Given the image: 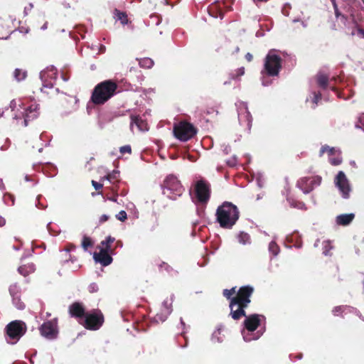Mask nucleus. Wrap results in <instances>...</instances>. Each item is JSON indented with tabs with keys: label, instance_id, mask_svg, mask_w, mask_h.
Wrapping results in <instances>:
<instances>
[{
	"label": "nucleus",
	"instance_id": "1",
	"mask_svg": "<svg viewBox=\"0 0 364 364\" xmlns=\"http://www.w3.org/2000/svg\"><path fill=\"white\" fill-rule=\"evenodd\" d=\"M254 288L250 285L242 286L237 291L236 287L230 289H225L223 291V296L230 301V316L236 321L245 316L244 326L250 332L255 331L260 325V318H264V316L257 314H251L249 316H246L245 309L250 304Z\"/></svg>",
	"mask_w": 364,
	"mask_h": 364
},
{
	"label": "nucleus",
	"instance_id": "2",
	"mask_svg": "<svg viewBox=\"0 0 364 364\" xmlns=\"http://www.w3.org/2000/svg\"><path fill=\"white\" fill-rule=\"evenodd\" d=\"M119 92V85L114 80H105L94 87L90 100L95 105H102Z\"/></svg>",
	"mask_w": 364,
	"mask_h": 364
},
{
	"label": "nucleus",
	"instance_id": "3",
	"mask_svg": "<svg viewBox=\"0 0 364 364\" xmlns=\"http://www.w3.org/2000/svg\"><path fill=\"white\" fill-rule=\"evenodd\" d=\"M215 215L221 228L230 229L239 219L240 212L235 205L225 201L218 207Z\"/></svg>",
	"mask_w": 364,
	"mask_h": 364
},
{
	"label": "nucleus",
	"instance_id": "4",
	"mask_svg": "<svg viewBox=\"0 0 364 364\" xmlns=\"http://www.w3.org/2000/svg\"><path fill=\"white\" fill-rule=\"evenodd\" d=\"M164 195L172 200L183 194L184 188L178 178L170 174L166 177L162 184Z\"/></svg>",
	"mask_w": 364,
	"mask_h": 364
},
{
	"label": "nucleus",
	"instance_id": "5",
	"mask_svg": "<svg viewBox=\"0 0 364 364\" xmlns=\"http://www.w3.org/2000/svg\"><path fill=\"white\" fill-rule=\"evenodd\" d=\"M282 58L274 51H269L265 57L264 68L269 76H277L282 68Z\"/></svg>",
	"mask_w": 364,
	"mask_h": 364
},
{
	"label": "nucleus",
	"instance_id": "6",
	"mask_svg": "<svg viewBox=\"0 0 364 364\" xmlns=\"http://www.w3.org/2000/svg\"><path fill=\"white\" fill-rule=\"evenodd\" d=\"M104 321V316L102 311L99 309H95L86 314L82 325L88 330L96 331L102 326Z\"/></svg>",
	"mask_w": 364,
	"mask_h": 364
},
{
	"label": "nucleus",
	"instance_id": "7",
	"mask_svg": "<svg viewBox=\"0 0 364 364\" xmlns=\"http://www.w3.org/2000/svg\"><path fill=\"white\" fill-rule=\"evenodd\" d=\"M196 132L194 126L187 122H181L173 127L174 136L183 141H186L193 138Z\"/></svg>",
	"mask_w": 364,
	"mask_h": 364
},
{
	"label": "nucleus",
	"instance_id": "8",
	"mask_svg": "<svg viewBox=\"0 0 364 364\" xmlns=\"http://www.w3.org/2000/svg\"><path fill=\"white\" fill-rule=\"evenodd\" d=\"M194 191L198 201L206 204L210 198V184L205 180H199L195 184Z\"/></svg>",
	"mask_w": 364,
	"mask_h": 364
},
{
	"label": "nucleus",
	"instance_id": "9",
	"mask_svg": "<svg viewBox=\"0 0 364 364\" xmlns=\"http://www.w3.org/2000/svg\"><path fill=\"white\" fill-rule=\"evenodd\" d=\"M57 69L53 67H48L46 70L41 72L40 77L43 82L41 91L46 92V89H51L57 80Z\"/></svg>",
	"mask_w": 364,
	"mask_h": 364
},
{
	"label": "nucleus",
	"instance_id": "10",
	"mask_svg": "<svg viewBox=\"0 0 364 364\" xmlns=\"http://www.w3.org/2000/svg\"><path fill=\"white\" fill-rule=\"evenodd\" d=\"M321 181L322 178L320 176L303 177L297 181V186L304 193L307 194L311 192L315 187L318 186Z\"/></svg>",
	"mask_w": 364,
	"mask_h": 364
},
{
	"label": "nucleus",
	"instance_id": "11",
	"mask_svg": "<svg viewBox=\"0 0 364 364\" xmlns=\"http://www.w3.org/2000/svg\"><path fill=\"white\" fill-rule=\"evenodd\" d=\"M40 332L43 336L48 339L56 338L58 334V319L53 318L44 322L40 327Z\"/></svg>",
	"mask_w": 364,
	"mask_h": 364
},
{
	"label": "nucleus",
	"instance_id": "12",
	"mask_svg": "<svg viewBox=\"0 0 364 364\" xmlns=\"http://www.w3.org/2000/svg\"><path fill=\"white\" fill-rule=\"evenodd\" d=\"M334 183L339 189L343 198H348L351 191L349 181L343 171H340L336 175Z\"/></svg>",
	"mask_w": 364,
	"mask_h": 364
},
{
	"label": "nucleus",
	"instance_id": "13",
	"mask_svg": "<svg viewBox=\"0 0 364 364\" xmlns=\"http://www.w3.org/2000/svg\"><path fill=\"white\" fill-rule=\"evenodd\" d=\"M6 331L11 339L18 340L21 338L22 326L19 321H14L7 325Z\"/></svg>",
	"mask_w": 364,
	"mask_h": 364
},
{
	"label": "nucleus",
	"instance_id": "14",
	"mask_svg": "<svg viewBox=\"0 0 364 364\" xmlns=\"http://www.w3.org/2000/svg\"><path fill=\"white\" fill-rule=\"evenodd\" d=\"M38 105L36 102L27 107H24V126H27L28 121H32L38 117Z\"/></svg>",
	"mask_w": 364,
	"mask_h": 364
},
{
	"label": "nucleus",
	"instance_id": "15",
	"mask_svg": "<svg viewBox=\"0 0 364 364\" xmlns=\"http://www.w3.org/2000/svg\"><path fill=\"white\" fill-rule=\"evenodd\" d=\"M68 311L72 317L77 318H85L87 314L82 304L77 301L70 305Z\"/></svg>",
	"mask_w": 364,
	"mask_h": 364
},
{
	"label": "nucleus",
	"instance_id": "16",
	"mask_svg": "<svg viewBox=\"0 0 364 364\" xmlns=\"http://www.w3.org/2000/svg\"><path fill=\"white\" fill-rule=\"evenodd\" d=\"M93 258L95 262H99L102 266H108L112 262V255L106 252L105 250H100L99 252H95Z\"/></svg>",
	"mask_w": 364,
	"mask_h": 364
},
{
	"label": "nucleus",
	"instance_id": "17",
	"mask_svg": "<svg viewBox=\"0 0 364 364\" xmlns=\"http://www.w3.org/2000/svg\"><path fill=\"white\" fill-rule=\"evenodd\" d=\"M114 241L115 238L109 235L107 237L105 240L100 242L97 248L99 250H105L106 252H108L112 255H114L115 247H114L113 245Z\"/></svg>",
	"mask_w": 364,
	"mask_h": 364
},
{
	"label": "nucleus",
	"instance_id": "18",
	"mask_svg": "<svg viewBox=\"0 0 364 364\" xmlns=\"http://www.w3.org/2000/svg\"><path fill=\"white\" fill-rule=\"evenodd\" d=\"M172 311L171 308V299H165L164 302L162 303V309H161V314H157L156 316L159 318V319L161 321H164L168 315H169Z\"/></svg>",
	"mask_w": 364,
	"mask_h": 364
},
{
	"label": "nucleus",
	"instance_id": "19",
	"mask_svg": "<svg viewBox=\"0 0 364 364\" xmlns=\"http://www.w3.org/2000/svg\"><path fill=\"white\" fill-rule=\"evenodd\" d=\"M130 128L132 129L134 124H136L139 130L141 132L147 131L149 129L148 124L145 120L141 119L139 116L132 115L131 117Z\"/></svg>",
	"mask_w": 364,
	"mask_h": 364
},
{
	"label": "nucleus",
	"instance_id": "20",
	"mask_svg": "<svg viewBox=\"0 0 364 364\" xmlns=\"http://www.w3.org/2000/svg\"><path fill=\"white\" fill-rule=\"evenodd\" d=\"M224 6V3L220 4H214L209 6L208 13L209 14L215 18H223L224 16V11L223 10V6Z\"/></svg>",
	"mask_w": 364,
	"mask_h": 364
},
{
	"label": "nucleus",
	"instance_id": "21",
	"mask_svg": "<svg viewBox=\"0 0 364 364\" xmlns=\"http://www.w3.org/2000/svg\"><path fill=\"white\" fill-rule=\"evenodd\" d=\"M355 214H341L336 217V223L339 225L346 226L349 225L354 219Z\"/></svg>",
	"mask_w": 364,
	"mask_h": 364
},
{
	"label": "nucleus",
	"instance_id": "22",
	"mask_svg": "<svg viewBox=\"0 0 364 364\" xmlns=\"http://www.w3.org/2000/svg\"><path fill=\"white\" fill-rule=\"evenodd\" d=\"M316 81L320 87L326 89L328 85V76L325 74H318L316 77Z\"/></svg>",
	"mask_w": 364,
	"mask_h": 364
},
{
	"label": "nucleus",
	"instance_id": "23",
	"mask_svg": "<svg viewBox=\"0 0 364 364\" xmlns=\"http://www.w3.org/2000/svg\"><path fill=\"white\" fill-rule=\"evenodd\" d=\"M114 15L117 20L121 21L122 24L124 25L128 23L129 20L127 15L125 12L121 11L115 9L114 11Z\"/></svg>",
	"mask_w": 364,
	"mask_h": 364
},
{
	"label": "nucleus",
	"instance_id": "24",
	"mask_svg": "<svg viewBox=\"0 0 364 364\" xmlns=\"http://www.w3.org/2000/svg\"><path fill=\"white\" fill-rule=\"evenodd\" d=\"M140 67L144 68H151L154 65V61L149 58H144L139 60Z\"/></svg>",
	"mask_w": 364,
	"mask_h": 364
},
{
	"label": "nucleus",
	"instance_id": "25",
	"mask_svg": "<svg viewBox=\"0 0 364 364\" xmlns=\"http://www.w3.org/2000/svg\"><path fill=\"white\" fill-rule=\"evenodd\" d=\"M93 245L94 242L90 237L86 235L83 236L81 246L84 250L87 251L88 248L92 247Z\"/></svg>",
	"mask_w": 364,
	"mask_h": 364
},
{
	"label": "nucleus",
	"instance_id": "26",
	"mask_svg": "<svg viewBox=\"0 0 364 364\" xmlns=\"http://www.w3.org/2000/svg\"><path fill=\"white\" fill-rule=\"evenodd\" d=\"M245 74V68L241 67L240 68H237L234 72L231 73L230 74V78L231 80H240V77L242 76Z\"/></svg>",
	"mask_w": 364,
	"mask_h": 364
},
{
	"label": "nucleus",
	"instance_id": "27",
	"mask_svg": "<svg viewBox=\"0 0 364 364\" xmlns=\"http://www.w3.org/2000/svg\"><path fill=\"white\" fill-rule=\"evenodd\" d=\"M325 153H328L330 156L333 155L335 153V149L333 147H330L328 145H323L319 151V156H322Z\"/></svg>",
	"mask_w": 364,
	"mask_h": 364
},
{
	"label": "nucleus",
	"instance_id": "28",
	"mask_svg": "<svg viewBox=\"0 0 364 364\" xmlns=\"http://www.w3.org/2000/svg\"><path fill=\"white\" fill-rule=\"evenodd\" d=\"M269 250L274 256H277L279 252V247L275 242L272 241L269 244Z\"/></svg>",
	"mask_w": 364,
	"mask_h": 364
},
{
	"label": "nucleus",
	"instance_id": "29",
	"mask_svg": "<svg viewBox=\"0 0 364 364\" xmlns=\"http://www.w3.org/2000/svg\"><path fill=\"white\" fill-rule=\"evenodd\" d=\"M291 206L301 210H306V204L302 201L293 200L291 202Z\"/></svg>",
	"mask_w": 364,
	"mask_h": 364
},
{
	"label": "nucleus",
	"instance_id": "30",
	"mask_svg": "<svg viewBox=\"0 0 364 364\" xmlns=\"http://www.w3.org/2000/svg\"><path fill=\"white\" fill-rule=\"evenodd\" d=\"M35 270L36 267L32 263L24 265V277H26L28 273L34 272Z\"/></svg>",
	"mask_w": 364,
	"mask_h": 364
},
{
	"label": "nucleus",
	"instance_id": "31",
	"mask_svg": "<svg viewBox=\"0 0 364 364\" xmlns=\"http://www.w3.org/2000/svg\"><path fill=\"white\" fill-rule=\"evenodd\" d=\"M355 127L361 129L364 131V113H362L359 117L357 123L355 124Z\"/></svg>",
	"mask_w": 364,
	"mask_h": 364
},
{
	"label": "nucleus",
	"instance_id": "32",
	"mask_svg": "<svg viewBox=\"0 0 364 364\" xmlns=\"http://www.w3.org/2000/svg\"><path fill=\"white\" fill-rule=\"evenodd\" d=\"M329 161L331 165L338 166L342 163V158L340 156L333 158H330Z\"/></svg>",
	"mask_w": 364,
	"mask_h": 364
},
{
	"label": "nucleus",
	"instance_id": "33",
	"mask_svg": "<svg viewBox=\"0 0 364 364\" xmlns=\"http://www.w3.org/2000/svg\"><path fill=\"white\" fill-rule=\"evenodd\" d=\"M250 240V236L247 233L241 232L239 235V241L242 244H246Z\"/></svg>",
	"mask_w": 364,
	"mask_h": 364
},
{
	"label": "nucleus",
	"instance_id": "34",
	"mask_svg": "<svg viewBox=\"0 0 364 364\" xmlns=\"http://www.w3.org/2000/svg\"><path fill=\"white\" fill-rule=\"evenodd\" d=\"M119 174V171H113L112 173L107 174L103 178H106L108 181H112L113 180H117V178Z\"/></svg>",
	"mask_w": 364,
	"mask_h": 364
},
{
	"label": "nucleus",
	"instance_id": "35",
	"mask_svg": "<svg viewBox=\"0 0 364 364\" xmlns=\"http://www.w3.org/2000/svg\"><path fill=\"white\" fill-rule=\"evenodd\" d=\"M117 220L124 222L127 218V213L124 210H121L117 215H116Z\"/></svg>",
	"mask_w": 364,
	"mask_h": 364
},
{
	"label": "nucleus",
	"instance_id": "36",
	"mask_svg": "<svg viewBox=\"0 0 364 364\" xmlns=\"http://www.w3.org/2000/svg\"><path fill=\"white\" fill-rule=\"evenodd\" d=\"M119 151L122 154H124L125 153H127L129 154H132V148L130 145H125L122 147H120Z\"/></svg>",
	"mask_w": 364,
	"mask_h": 364
},
{
	"label": "nucleus",
	"instance_id": "37",
	"mask_svg": "<svg viewBox=\"0 0 364 364\" xmlns=\"http://www.w3.org/2000/svg\"><path fill=\"white\" fill-rule=\"evenodd\" d=\"M92 186L95 188V189L96 191H100L102 188L103 187V184L102 183H98L94 180L92 181Z\"/></svg>",
	"mask_w": 364,
	"mask_h": 364
},
{
	"label": "nucleus",
	"instance_id": "38",
	"mask_svg": "<svg viewBox=\"0 0 364 364\" xmlns=\"http://www.w3.org/2000/svg\"><path fill=\"white\" fill-rule=\"evenodd\" d=\"M321 100V94L320 92H314V97L313 102L316 105L318 104V101Z\"/></svg>",
	"mask_w": 364,
	"mask_h": 364
},
{
	"label": "nucleus",
	"instance_id": "39",
	"mask_svg": "<svg viewBox=\"0 0 364 364\" xmlns=\"http://www.w3.org/2000/svg\"><path fill=\"white\" fill-rule=\"evenodd\" d=\"M21 69H16L14 73V77H15V79L17 80V81H20L21 79L19 77V76L21 75Z\"/></svg>",
	"mask_w": 364,
	"mask_h": 364
},
{
	"label": "nucleus",
	"instance_id": "40",
	"mask_svg": "<svg viewBox=\"0 0 364 364\" xmlns=\"http://www.w3.org/2000/svg\"><path fill=\"white\" fill-rule=\"evenodd\" d=\"M109 218V216L107 215H102L100 216V219H99V223L100 224H102L104 223H105L106 221H107Z\"/></svg>",
	"mask_w": 364,
	"mask_h": 364
},
{
	"label": "nucleus",
	"instance_id": "41",
	"mask_svg": "<svg viewBox=\"0 0 364 364\" xmlns=\"http://www.w3.org/2000/svg\"><path fill=\"white\" fill-rule=\"evenodd\" d=\"M98 290V287L95 283H92L89 286L90 292H96Z\"/></svg>",
	"mask_w": 364,
	"mask_h": 364
},
{
	"label": "nucleus",
	"instance_id": "42",
	"mask_svg": "<svg viewBox=\"0 0 364 364\" xmlns=\"http://www.w3.org/2000/svg\"><path fill=\"white\" fill-rule=\"evenodd\" d=\"M342 307L341 306H336L333 309V313L335 316H338V314H341L342 312Z\"/></svg>",
	"mask_w": 364,
	"mask_h": 364
},
{
	"label": "nucleus",
	"instance_id": "43",
	"mask_svg": "<svg viewBox=\"0 0 364 364\" xmlns=\"http://www.w3.org/2000/svg\"><path fill=\"white\" fill-rule=\"evenodd\" d=\"M245 58L247 62H251L253 60V55L250 53H247Z\"/></svg>",
	"mask_w": 364,
	"mask_h": 364
},
{
	"label": "nucleus",
	"instance_id": "44",
	"mask_svg": "<svg viewBox=\"0 0 364 364\" xmlns=\"http://www.w3.org/2000/svg\"><path fill=\"white\" fill-rule=\"evenodd\" d=\"M61 77H62V79H63L64 81H65V82H66V81H68V80H69L70 76H69V75H68L67 73H63H63H61Z\"/></svg>",
	"mask_w": 364,
	"mask_h": 364
},
{
	"label": "nucleus",
	"instance_id": "45",
	"mask_svg": "<svg viewBox=\"0 0 364 364\" xmlns=\"http://www.w3.org/2000/svg\"><path fill=\"white\" fill-rule=\"evenodd\" d=\"M334 13H335V16L336 18H338L340 16H342L344 18V16L341 14V13L340 12L338 9H337V10H334Z\"/></svg>",
	"mask_w": 364,
	"mask_h": 364
},
{
	"label": "nucleus",
	"instance_id": "46",
	"mask_svg": "<svg viewBox=\"0 0 364 364\" xmlns=\"http://www.w3.org/2000/svg\"><path fill=\"white\" fill-rule=\"evenodd\" d=\"M75 248V246L74 245H69L66 247L65 250L68 252H70Z\"/></svg>",
	"mask_w": 364,
	"mask_h": 364
},
{
	"label": "nucleus",
	"instance_id": "47",
	"mask_svg": "<svg viewBox=\"0 0 364 364\" xmlns=\"http://www.w3.org/2000/svg\"><path fill=\"white\" fill-rule=\"evenodd\" d=\"M108 199H109V200H112V201H114V202H117V195L114 196H112V197H109V198H108Z\"/></svg>",
	"mask_w": 364,
	"mask_h": 364
},
{
	"label": "nucleus",
	"instance_id": "48",
	"mask_svg": "<svg viewBox=\"0 0 364 364\" xmlns=\"http://www.w3.org/2000/svg\"><path fill=\"white\" fill-rule=\"evenodd\" d=\"M162 265H165V269L166 270H168V269L170 268V266L168 264H167L165 262H162L161 264H160V267H162Z\"/></svg>",
	"mask_w": 364,
	"mask_h": 364
},
{
	"label": "nucleus",
	"instance_id": "49",
	"mask_svg": "<svg viewBox=\"0 0 364 364\" xmlns=\"http://www.w3.org/2000/svg\"><path fill=\"white\" fill-rule=\"evenodd\" d=\"M253 1L255 3H257V2H267L269 0H253Z\"/></svg>",
	"mask_w": 364,
	"mask_h": 364
},
{
	"label": "nucleus",
	"instance_id": "50",
	"mask_svg": "<svg viewBox=\"0 0 364 364\" xmlns=\"http://www.w3.org/2000/svg\"><path fill=\"white\" fill-rule=\"evenodd\" d=\"M332 5H333V9H334V10H337V9H338V5H337L336 2L333 3V4H332Z\"/></svg>",
	"mask_w": 364,
	"mask_h": 364
},
{
	"label": "nucleus",
	"instance_id": "51",
	"mask_svg": "<svg viewBox=\"0 0 364 364\" xmlns=\"http://www.w3.org/2000/svg\"><path fill=\"white\" fill-rule=\"evenodd\" d=\"M117 246H122V242L121 241H117L116 242V245H115V246L114 247L116 248Z\"/></svg>",
	"mask_w": 364,
	"mask_h": 364
},
{
	"label": "nucleus",
	"instance_id": "52",
	"mask_svg": "<svg viewBox=\"0 0 364 364\" xmlns=\"http://www.w3.org/2000/svg\"><path fill=\"white\" fill-rule=\"evenodd\" d=\"M244 339H245L246 341H251V338H247L246 336H244Z\"/></svg>",
	"mask_w": 364,
	"mask_h": 364
},
{
	"label": "nucleus",
	"instance_id": "53",
	"mask_svg": "<svg viewBox=\"0 0 364 364\" xmlns=\"http://www.w3.org/2000/svg\"><path fill=\"white\" fill-rule=\"evenodd\" d=\"M245 114H246V117H250V112H249L246 111V112H245Z\"/></svg>",
	"mask_w": 364,
	"mask_h": 364
},
{
	"label": "nucleus",
	"instance_id": "54",
	"mask_svg": "<svg viewBox=\"0 0 364 364\" xmlns=\"http://www.w3.org/2000/svg\"><path fill=\"white\" fill-rule=\"evenodd\" d=\"M26 324L24 323V330H23L24 333H26Z\"/></svg>",
	"mask_w": 364,
	"mask_h": 364
},
{
	"label": "nucleus",
	"instance_id": "55",
	"mask_svg": "<svg viewBox=\"0 0 364 364\" xmlns=\"http://www.w3.org/2000/svg\"><path fill=\"white\" fill-rule=\"evenodd\" d=\"M359 32H360V33H364V31H363V30H362V29L359 30Z\"/></svg>",
	"mask_w": 364,
	"mask_h": 364
},
{
	"label": "nucleus",
	"instance_id": "56",
	"mask_svg": "<svg viewBox=\"0 0 364 364\" xmlns=\"http://www.w3.org/2000/svg\"><path fill=\"white\" fill-rule=\"evenodd\" d=\"M239 50H240L239 47H237V48H236V51H237V52H238Z\"/></svg>",
	"mask_w": 364,
	"mask_h": 364
},
{
	"label": "nucleus",
	"instance_id": "57",
	"mask_svg": "<svg viewBox=\"0 0 364 364\" xmlns=\"http://www.w3.org/2000/svg\"><path fill=\"white\" fill-rule=\"evenodd\" d=\"M331 1L332 4L336 2V0H331Z\"/></svg>",
	"mask_w": 364,
	"mask_h": 364
},
{
	"label": "nucleus",
	"instance_id": "58",
	"mask_svg": "<svg viewBox=\"0 0 364 364\" xmlns=\"http://www.w3.org/2000/svg\"><path fill=\"white\" fill-rule=\"evenodd\" d=\"M18 272L21 274V267L18 268Z\"/></svg>",
	"mask_w": 364,
	"mask_h": 364
},
{
	"label": "nucleus",
	"instance_id": "59",
	"mask_svg": "<svg viewBox=\"0 0 364 364\" xmlns=\"http://www.w3.org/2000/svg\"><path fill=\"white\" fill-rule=\"evenodd\" d=\"M25 178H26V181L28 180V176H26Z\"/></svg>",
	"mask_w": 364,
	"mask_h": 364
}]
</instances>
